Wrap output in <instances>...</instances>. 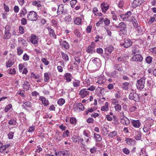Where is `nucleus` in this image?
<instances>
[{
	"mask_svg": "<svg viewBox=\"0 0 156 156\" xmlns=\"http://www.w3.org/2000/svg\"><path fill=\"white\" fill-rule=\"evenodd\" d=\"M145 79L144 77H143L137 81L136 86L138 89L141 90L144 87Z\"/></svg>",
	"mask_w": 156,
	"mask_h": 156,
	"instance_id": "1",
	"label": "nucleus"
},
{
	"mask_svg": "<svg viewBox=\"0 0 156 156\" xmlns=\"http://www.w3.org/2000/svg\"><path fill=\"white\" fill-rule=\"evenodd\" d=\"M28 19L31 21H34L37 19V13L34 11H30L27 15Z\"/></svg>",
	"mask_w": 156,
	"mask_h": 156,
	"instance_id": "2",
	"label": "nucleus"
},
{
	"mask_svg": "<svg viewBox=\"0 0 156 156\" xmlns=\"http://www.w3.org/2000/svg\"><path fill=\"white\" fill-rule=\"evenodd\" d=\"M115 27L119 28L120 31L123 33H126L127 31L126 25L123 22H121L118 25H115Z\"/></svg>",
	"mask_w": 156,
	"mask_h": 156,
	"instance_id": "3",
	"label": "nucleus"
},
{
	"mask_svg": "<svg viewBox=\"0 0 156 156\" xmlns=\"http://www.w3.org/2000/svg\"><path fill=\"white\" fill-rule=\"evenodd\" d=\"M129 99L134 100L136 102H139L140 100L138 94L134 92L130 94L129 96Z\"/></svg>",
	"mask_w": 156,
	"mask_h": 156,
	"instance_id": "4",
	"label": "nucleus"
},
{
	"mask_svg": "<svg viewBox=\"0 0 156 156\" xmlns=\"http://www.w3.org/2000/svg\"><path fill=\"white\" fill-rule=\"evenodd\" d=\"M89 93V92L87 89H83L80 90L79 94L82 98H84L88 95Z\"/></svg>",
	"mask_w": 156,
	"mask_h": 156,
	"instance_id": "5",
	"label": "nucleus"
},
{
	"mask_svg": "<svg viewBox=\"0 0 156 156\" xmlns=\"http://www.w3.org/2000/svg\"><path fill=\"white\" fill-rule=\"evenodd\" d=\"M142 60L143 57L139 54L134 55L132 58V61L136 62H141Z\"/></svg>",
	"mask_w": 156,
	"mask_h": 156,
	"instance_id": "6",
	"label": "nucleus"
},
{
	"mask_svg": "<svg viewBox=\"0 0 156 156\" xmlns=\"http://www.w3.org/2000/svg\"><path fill=\"white\" fill-rule=\"evenodd\" d=\"M95 43L92 42L91 45L89 46L87 48V51L89 53H93L95 51L94 46Z\"/></svg>",
	"mask_w": 156,
	"mask_h": 156,
	"instance_id": "7",
	"label": "nucleus"
},
{
	"mask_svg": "<svg viewBox=\"0 0 156 156\" xmlns=\"http://www.w3.org/2000/svg\"><path fill=\"white\" fill-rule=\"evenodd\" d=\"M114 47L112 45H110L106 47L105 49V54L108 55H110L114 49Z\"/></svg>",
	"mask_w": 156,
	"mask_h": 156,
	"instance_id": "8",
	"label": "nucleus"
},
{
	"mask_svg": "<svg viewBox=\"0 0 156 156\" xmlns=\"http://www.w3.org/2000/svg\"><path fill=\"white\" fill-rule=\"evenodd\" d=\"M132 41L129 40H125L123 43H121L120 45L123 46V47L126 48H127L130 47L132 44Z\"/></svg>",
	"mask_w": 156,
	"mask_h": 156,
	"instance_id": "9",
	"label": "nucleus"
},
{
	"mask_svg": "<svg viewBox=\"0 0 156 156\" xmlns=\"http://www.w3.org/2000/svg\"><path fill=\"white\" fill-rule=\"evenodd\" d=\"M22 83V87L23 88L26 90H29L30 88L29 83L26 81H23Z\"/></svg>",
	"mask_w": 156,
	"mask_h": 156,
	"instance_id": "10",
	"label": "nucleus"
},
{
	"mask_svg": "<svg viewBox=\"0 0 156 156\" xmlns=\"http://www.w3.org/2000/svg\"><path fill=\"white\" fill-rule=\"evenodd\" d=\"M55 154L57 156H68V153L66 151L55 152Z\"/></svg>",
	"mask_w": 156,
	"mask_h": 156,
	"instance_id": "11",
	"label": "nucleus"
},
{
	"mask_svg": "<svg viewBox=\"0 0 156 156\" xmlns=\"http://www.w3.org/2000/svg\"><path fill=\"white\" fill-rule=\"evenodd\" d=\"M120 122L122 124L126 126L129 125L130 123L129 120L126 117L125 118H121Z\"/></svg>",
	"mask_w": 156,
	"mask_h": 156,
	"instance_id": "12",
	"label": "nucleus"
},
{
	"mask_svg": "<svg viewBox=\"0 0 156 156\" xmlns=\"http://www.w3.org/2000/svg\"><path fill=\"white\" fill-rule=\"evenodd\" d=\"M132 123L133 124V126L136 128H139L141 125L140 121L137 120H133L132 121Z\"/></svg>",
	"mask_w": 156,
	"mask_h": 156,
	"instance_id": "13",
	"label": "nucleus"
},
{
	"mask_svg": "<svg viewBox=\"0 0 156 156\" xmlns=\"http://www.w3.org/2000/svg\"><path fill=\"white\" fill-rule=\"evenodd\" d=\"M39 99L42 101V104L44 106H46L49 104V101L48 100H46V98L43 97H41Z\"/></svg>",
	"mask_w": 156,
	"mask_h": 156,
	"instance_id": "14",
	"label": "nucleus"
},
{
	"mask_svg": "<svg viewBox=\"0 0 156 156\" xmlns=\"http://www.w3.org/2000/svg\"><path fill=\"white\" fill-rule=\"evenodd\" d=\"M47 28L49 32V35L51 37H54L56 36L55 33L53 29L48 27Z\"/></svg>",
	"mask_w": 156,
	"mask_h": 156,
	"instance_id": "15",
	"label": "nucleus"
},
{
	"mask_svg": "<svg viewBox=\"0 0 156 156\" xmlns=\"http://www.w3.org/2000/svg\"><path fill=\"white\" fill-rule=\"evenodd\" d=\"M64 11L63 6L61 4L58 5L57 11V13L58 15L62 14Z\"/></svg>",
	"mask_w": 156,
	"mask_h": 156,
	"instance_id": "16",
	"label": "nucleus"
},
{
	"mask_svg": "<svg viewBox=\"0 0 156 156\" xmlns=\"http://www.w3.org/2000/svg\"><path fill=\"white\" fill-rule=\"evenodd\" d=\"M37 36L35 35H32L30 39V41L34 44H37Z\"/></svg>",
	"mask_w": 156,
	"mask_h": 156,
	"instance_id": "17",
	"label": "nucleus"
},
{
	"mask_svg": "<svg viewBox=\"0 0 156 156\" xmlns=\"http://www.w3.org/2000/svg\"><path fill=\"white\" fill-rule=\"evenodd\" d=\"M11 35V34L9 32L5 31L3 38L5 39H9Z\"/></svg>",
	"mask_w": 156,
	"mask_h": 156,
	"instance_id": "18",
	"label": "nucleus"
},
{
	"mask_svg": "<svg viewBox=\"0 0 156 156\" xmlns=\"http://www.w3.org/2000/svg\"><path fill=\"white\" fill-rule=\"evenodd\" d=\"M94 138L97 141H100L102 140L101 137L98 134L94 133Z\"/></svg>",
	"mask_w": 156,
	"mask_h": 156,
	"instance_id": "19",
	"label": "nucleus"
},
{
	"mask_svg": "<svg viewBox=\"0 0 156 156\" xmlns=\"http://www.w3.org/2000/svg\"><path fill=\"white\" fill-rule=\"evenodd\" d=\"M139 2V0H134L132 4L133 7L135 8L140 5L141 4V3L140 2Z\"/></svg>",
	"mask_w": 156,
	"mask_h": 156,
	"instance_id": "20",
	"label": "nucleus"
},
{
	"mask_svg": "<svg viewBox=\"0 0 156 156\" xmlns=\"http://www.w3.org/2000/svg\"><path fill=\"white\" fill-rule=\"evenodd\" d=\"M108 109V102H106L104 105L101 107V110L103 111H107Z\"/></svg>",
	"mask_w": 156,
	"mask_h": 156,
	"instance_id": "21",
	"label": "nucleus"
},
{
	"mask_svg": "<svg viewBox=\"0 0 156 156\" xmlns=\"http://www.w3.org/2000/svg\"><path fill=\"white\" fill-rule=\"evenodd\" d=\"M126 141L127 143L129 145H133L135 144V140L130 139H127L126 140Z\"/></svg>",
	"mask_w": 156,
	"mask_h": 156,
	"instance_id": "22",
	"label": "nucleus"
},
{
	"mask_svg": "<svg viewBox=\"0 0 156 156\" xmlns=\"http://www.w3.org/2000/svg\"><path fill=\"white\" fill-rule=\"evenodd\" d=\"M130 83L129 82H125L122 84V88L123 90H127L129 88Z\"/></svg>",
	"mask_w": 156,
	"mask_h": 156,
	"instance_id": "23",
	"label": "nucleus"
},
{
	"mask_svg": "<svg viewBox=\"0 0 156 156\" xmlns=\"http://www.w3.org/2000/svg\"><path fill=\"white\" fill-rule=\"evenodd\" d=\"M66 79L68 82H70L71 80L72 75L69 73H66L65 75Z\"/></svg>",
	"mask_w": 156,
	"mask_h": 156,
	"instance_id": "24",
	"label": "nucleus"
},
{
	"mask_svg": "<svg viewBox=\"0 0 156 156\" xmlns=\"http://www.w3.org/2000/svg\"><path fill=\"white\" fill-rule=\"evenodd\" d=\"M81 19L80 17H76L74 20V23L75 24L79 25L81 24Z\"/></svg>",
	"mask_w": 156,
	"mask_h": 156,
	"instance_id": "25",
	"label": "nucleus"
},
{
	"mask_svg": "<svg viewBox=\"0 0 156 156\" xmlns=\"http://www.w3.org/2000/svg\"><path fill=\"white\" fill-rule=\"evenodd\" d=\"M76 106L77 108L82 111L84 109L83 105L81 103H77Z\"/></svg>",
	"mask_w": 156,
	"mask_h": 156,
	"instance_id": "26",
	"label": "nucleus"
},
{
	"mask_svg": "<svg viewBox=\"0 0 156 156\" xmlns=\"http://www.w3.org/2000/svg\"><path fill=\"white\" fill-rule=\"evenodd\" d=\"M80 137L78 136H73L72 138V140L74 143H76L79 141Z\"/></svg>",
	"mask_w": 156,
	"mask_h": 156,
	"instance_id": "27",
	"label": "nucleus"
},
{
	"mask_svg": "<svg viewBox=\"0 0 156 156\" xmlns=\"http://www.w3.org/2000/svg\"><path fill=\"white\" fill-rule=\"evenodd\" d=\"M117 132L114 131L108 134V136L111 138H112L117 135Z\"/></svg>",
	"mask_w": 156,
	"mask_h": 156,
	"instance_id": "28",
	"label": "nucleus"
},
{
	"mask_svg": "<svg viewBox=\"0 0 156 156\" xmlns=\"http://www.w3.org/2000/svg\"><path fill=\"white\" fill-rule=\"evenodd\" d=\"M62 47H64L66 49H68L69 48V45L68 43L66 41H64L62 44Z\"/></svg>",
	"mask_w": 156,
	"mask_h": 156,
	"instance_id": "29",
	"label": "nucleus"
},
{
	"mask_svg": "<svg viewBox=\"0 0 156 156\" xmlns=\"http://www.w3.org/2000/svg\"><path fill=\"white\" fill-rule=\"evenodd\" d=\"M61 55L62 57L64 60L66 61L69 60V57L67 54H65L64 52H62L61 53Z\"/></svg>",
	"mask_w": 156,
	"mask_h": 156,
	"instance_id": "30",
	"label": "nucleus"
},
{
	"mask_svg": "<svg viewBox=\"0 0 156 156\" xmlns=\"http://www.w3.org/2000/svg\"><path fill=\"white\" fill-rule=\"evenodd\" d=\"M141 133L140 131H137V134L136 136V139L137 140H139L141 139Z\"/></svg>",
	"mask_w": 156,
	"mask_h": 156,
	"instance_id": "31",
	"label": "nucleus"
},
{
	"mask_svg": "<svg viewBox=\"0 0 156 156\" xmlns=\"http://www.w3.org/2000/svg\"><path fill=\"white\" fill-rule=\"evenodd\" d=\"M132 23L133 26L136 28H138L139 26L136 20L134 19V20H133Z\"/></svg>",
	"mask_w": 156,
	"mask_h": 156,
	"instance_id": "32",
	"label": "nucleus"
},
{
	"mask_svg": "<svg viewBox=\"0 0 156 156\" xmlns=\"http://www.w3.org/2000/svg\"><path fill=\"white\" fill-rule=\"evenodd\" d=\"M65 102V100L62 98L59 99L58 101V104L60 106H62Z\"/></svg>",
	"mask_w": 156,
	"mask_h": 156,
	"instance_id": "33",
	"label": "nucleus"
},
{
	"mask_svg": "<svg viewBox=\"0 0 156 156\" xmlns=\"http://www.w3.org/2000/svg\"><path fill=\"white\" fill-rule=\"evenodd\" d=\"M8 123L10 125L15 126L16 125L17 122L15 120L12 119L9 120Z\"/></svg>",
	"mask_w": 156,
	"mask_h": 156,
	"instance_id": "34",
	"label": "nucleus"
},
{
	"mask_svg": "<svg viewBox=\"0 0 156 156\" xmlns=\"http://www.w3.org/2000/svg\"><path fill=\"white\" fill-rule=\"evenodd\" d=\"M115 110L118 112L121 111V105L118 104L116 105L115 106Z\"/></svg>",
	"mask_w": 156,
	"mask_h": 156,
	"instance_id": "35",
	"label": "nucleus"
},
{
	"mask_svg": "<svg viewBox=\"0 0 156 156\" xmlns=\"http://www.w3.org/2000/svg\"><path fill=\"white\" fill-rule=\"evenodd\" d=\"M105 79H103V78L102 77H100L99 78V80H98L97 82L99 84H100L103 83L105 82Z\"/></svg>",
	"mask_w": 156,
	"mask_h": 156,
	"instance_id": "36",
	"label": "nucleus"
},
{
	"mask_svg": "<svg viewBox=\"0 0 156 156\" xmlns=\"http://www.w3.org/2000/svg\"><path fill=\"white\" fill-rule=\"evenodd\" d=\"M152 60V58L150 56H147L146 58V61L147 63L148 64L150 63L151 62Z\"/></svg>",
	"mask_w": 156,
	"mask_h": 156,
	"instance_id": "37",
	"label": "nucleus"
},
{
	"mask_svg": "<svg viewBox=\"0 0 156 156\" xmlns=\"http://www.w3.org/2000/svg\"><path fill=\"white\" fill-rule=\"evenodd\" d=\"M131 14L132 13L130 11H128L126 13L124 14L125 16V17L127 19V21H129V17L130 16Z\"/></svg>",
	"mask_w": 156,
	"mask_h": 156,
	"instance_id": "38",
	"label": "nucleus"
},
{
	"mask_svg": "<svg viewBox=\"0 0 156 156\" xmlns=\"http://www.w3.org/2000/svg\"><path fill=\"white\" fill-rule=\"evenodd\" d=\"M69 132L68 130H67L63 133L62 136L64 137H67L69 136Z\"/></svg>",
	"mask_w": 156,
	"mask_h": 156,
	"instance_id": "39",
	"label": "nucleus"
},
{
	"mask_svg": "<svg viewBox=\"0 0 156 156\" xmlns=\"http://www.w3.org/2000/svg\"><path fill=\"white\" fill-rule=\"evenodd\" d=\"M26 106L28 108H30L32 106V103L29 101L25 102L24 103L23 106Z\"/></svg>",
	"mask_w": 156,
	"mask_h": 156,
	"instance_id": "40",
	"label": "nucleus"
},
{
	"mask_svg": "<svg viewBox=\"0 0 156 156\" xmlns=\"http://www.w3.org/2000/svg\"><path fill=\"white\" fill-rule=\"evenodd\" d=\"M49 79V76L48 73H44V80L45 82H47Z\"/></svg>",
	"mask_w": 156,
	"mask_h": 156,
	"instance_id": "41",
	"label": "nucleus"
},
{
	"mask_svg": "<svg viewBox=\"0 0 156 156\" xmlns=\"http://www.w3.org/2000/svg\"><path fill=\"white\" fill-rule=\"evenodd\" d=\"M76 2L77 1L76 0H72L70 1V4L72 8H73L74 7L75 5Z\"/></svg>",
	"mask_w": 156,
	"mask_h": 156,
	"instance_id": "42",
	"label": "nucleus"
},
{
	"mask_svg": "<svg viewBox=\"0 0 156 156\" xmlns=\"http://www.w3.org/2000/svg\"><path fill=\"white\" fill-rule=\"evenodd\" d=\"M27 12V10L25 7H23L22 9V10L21 12V14H22L23 15H25L26 14Z\"/></svg>",
	"mask_w": 156,
	"mask_h": 156,
	"instance_id": "43",
	"label": "nucleus"
},
{
	"mask_svg": "<svg viewBox=\"0 0 156 156\" xmlns=\"http://www.w3.org/2000/svg\"><path fill=\"white\" fill-rule=\"evenodd\" d=\"M41 60L42 62L45 65H47L49 64V62L45 58H42Z\"/></svg>",
	"mask_w": 156,
	"mask_h": 156,
	"instance_id": "44",
	"label": "nucleus"
},
{
	"mask_svg": "<svg viewBox=\"0 0 156 156\" xmlns=\"http://www.w3.org/2000/svg\"><path fill=\"white\" fill-rule=\"evenodd\" d=\"M80 81H77L75 82H74L73 83V86L74 87H77L79 86L80 85Z\"/></svg>",
	"mask_w": 156,
	"mask_h": 156,
	"instance_id": "45",
	"label": "nucleus"
},
{
	"mask_svg": "<svg viewBox=\"0 0 156 156\" xmlns=\"http://www.w3.org/2000/svg\"><path fill=\"white\" fill-rule=\"evenodd\" d=\"M76 118L74 117H71L70 119V122L71 123L73 124H74L76 123Z\"/></svg>",
	"mask_w": 156,
	"mask_h": 156,
	"instance_id": "46",
	"label": "nucleus"
},
{
	"mask_svg": "<svg viewBox=\"0 0 156 156\" xmlns=\"http://www.w3.org/2000/svg\"><path fill=\"white\" fill-rule=\"evenodd\" d=\"M105 24L107 26H108L110 23V20L107 18H105L104 20Z\"/></svg>",
	"mask_w": 156,
	"mask_h": 156,
	"instance_id": "47",
	"label": "nucleus"
},
{
	"mask_svg": "<svg viewBox=\"0 0 156 156\" xmlns=\"http://www.w3.org/2000/svg\"><path fill=\"white\" fill-rule=\"evenodd\" d=\"M139 52V50H138V48L136 47L134 48L132 50V53L133 54H135L136 53H138Z\"/></svg>",
	"mask_w": 156,
	"mask_h": 156,
	"instance_id": "48",
	"label": "nucleus"
},
{
	"mask_svg": "<svg viewBox=\"0 0 156 156\" xmlns=\"http://www.w3.org/2000/svg\"><path fill=\"white\" fill-rule=\"evenodd\" d=\"M102 133L104 135H106L108 133V131L107 129L104 127L102 129Z\"/></svg>",
	"mask_w": 156,
	"mask_h": 156,
	"instance_id": "49",
	"label": "nucleus"
},
{
	"mask_svg": "<svg viewBox=\"0 0 156 156\" xmlns=\"http://www.w3.org/2000/svg\"><path fill=\"white\" fill-rule=\"evenodd\" d=\"M105 29L106 30L107 33L108 34V35L109 36H111L112 35V33L110 30H109V28L108 27H105Z\"/></svg>",
	"mask_w": 156,
	"mask_h": 156,
	"instance_id": "50",
	"label": "nucleus"
},
{
	"mask_svg": "<svg viewBox=\"0 0 156 156\" xmlns=\"http://www.w3.org/2000/svg\"><path fill=\"white\" fill-rule=\"evenodd\" d=\"M29 57L26 53L25 54L23 57V59L25 61H27L29 60Z\"/></svg>",
	"mask_w": 156,
	"mask_h": 156,
	"instance_id": "51",
	"label": "nucleus"
},
{
	"mask_svg": "<svg viewBox=\"0 0 156 156\" xmlns=\"http://www.w3.org/2000/svg\"><path fill=\"white\" fill-rule=\"evenodd\" d=\"M6 67H9L12 66L13 64V62H12L10 60H9L7 63H6Z\"/></svg>",
	"mask_w": 156,
	"mask_h": 156,
	"instance_id": "52",
	"label": "nucleus"
},
{
	"mask_svg": "<svg viewBox=\"0 0 156 156\" xmlns=\"http://www.w3.org/2000/svg\"><path fill=\"white\" fill-rule=\"evenodd\" d=\"M74 33L75 34L77 37H80V34L79 31L77 29H76L74 30Z\"/></svg>",
	"mask_w": 156,
	"mask_h": 156,
	"instance_id": "53",
	"label": "nucleus"
},
{
	"mask_svg": "<svg viewBox=\"0 0 156 156\" xmlns=\"http://www.w3.org/2000/svg\"><path fill=\"white\" fill-rule=\"evenodd\" d=\"M4 7L5 12H8L9 11V9L8 5H6L5 3L4 4Z\"/></svg>",
	"mask_w": 156,
	"mask_h": 156,
	"instance_id": "54",
	"label": "nucleus"
},
{
	"mask_svg": "<svg viewBox=\"0 0 156 156\" xmlns=\"http://www.w3.org/2000/svg\"><path fill=\"white\" fill-rule=\"evenodd\" d=\"M12 108L11 105L9 104L8 105L5 109V111L6 112H7L10 108Z\"/></svg>",
	"mask_w": 156,
	"mask_h": 156,
	"instance_id": "55",
	"label": "nucleus"
},
{
	"mask_svg": "<svg viewBox=\"0 0 156 156\" xmlns=\"http://www.w3.org/2000/svg\"><path fill=\"white\" fill-rule=\"evenodd\" d=\"M21 23L22 25H25L27 23V20L24 18H23L21 20Z\"/></svg>",
	"mask_w": 156,
	"mask_h": 156,
	"instance_id": "56",
	"label": "nucleus"
},
{
	"mask_svg": "<svg viewBox=\"0 0 156 156\" xmlns=\"http://www.w3.org/2000/svg\"><path fill=\"white\" fill-rule=\"evenodd\" d=\"M83 134L86 136L88 137L90 136V134L87 130H84L83 131Z\"/></svg>",
	"mask_w": 156,
	"mask_h": 156,
	"instance_id": "57",
	"label": "nucleus"
},
{
	"mask_svg": "<svg viewBox=\"0 0 156 156\" xmlns=\"http://www.w3.org/2000/svg\"><path fill=\"white\" fill-rule=\"evenodd\" d=\"M31 76L32 77L34 78L35 79L39 78L40 77V76L38 74H37L36 75L33 73H32Z\"/></svg>",
	"mask_w": 156,
	"mask_h": 156,
	"instance_id": "58",
	"label": "nucleus"
},
{
	"mask_svg": "<svg viewBox=\"0 0 156 156\" xmlns=\"http://www.w3.org/2000/svg\"><path fill=\"white\" fill-rule=\"evenodd\" d=\"M114 68L115 69L118 71H121V68L120 67V65L119 64H115L114 66Z\"/></svg>",
	"mask_w": 156,
	"mask_h": 156,
	"instance_id": "59",
	"label": "nucleus"
},
{
	"mask_svg": "<svg viewBox=\"0 0 156 156\" xmlns=\"http://www.w3.org/2000/svg\"><path fill=\"white\" fill-rule=\"evenodd\" d=\"M23 51L20 47H19L17 48V53L19 55H20L23 52Z\"/></svg>",
	"mask_w": 156,
	"mask_h": 156,
	"instance_id": "60",
	"label": "nucleus"
},
{
	"mask_svg": "<svg viewBox=\"0 0 156 156\" xmlns=\"http://www.w3.org/2000/svg\"><path fill=\"white\" fill-rule=\"evenodd\" d=\"M123 152L126 154H128L129 152V151L126 148H124L122 150Z\"/></svg>",
	"mask_w": 156,
	"mask_h": 156,
	"instance_id": "61",
	"label": "nucleus"
},
{
	"mask_svg": "<svg viewBox=\"0 0 156 156\" xmlns=\"http://www.w3.org/2000/svg\"><path fill=\"white\" fill-rule=\"evenodd\" d=\"M117 72L116 71H114L112 73V76L114 78H115L118 75Z\"/></svg>",
	"mask_w": 156,
	"mask_h": 156,
	"instance_id": "62",
	"label": "nucleus"
},
{
	"mask_svg": "<svg viewBox=\"0 0 156 156\" xmlns=\"http://www.w3.org/2000/svg\"><path fill=\"white\" fill-rule=\"evenodd\" d=\"M14 133L12 132H10L9 134H8V136L9 139H12Z\"/></svg>",
	"mask_w": 156,
	"mask_h": 156,
	"instance_id": "63",
	"label": "nucleus"
},
{
	"mask_svg": "<svg viewBox=\"0 0 156 156\" xmlns=\"http://www.w3.org/2000/svg\"><path fill=\"white\" fill-rule=\"evenodd\" d=\"M97 52L98 53L101 54L103 52V50L101 48H98L97 49Z\"/></svg>",
	"mask_w": 156,
	"mask_h": 156,
	"instance_id": "64",
	"label": "nucleus"
}]
</instances>
